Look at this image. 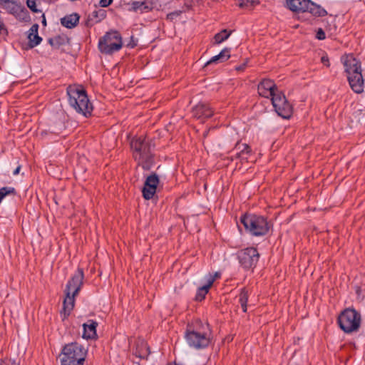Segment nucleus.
Wrapping results in <instances>:
<instances>
[{
	"label": "nucleus",
	"instance_id": "obj_1",
	"mask_svg": "<svg viewBox=\"0 0 365 365\" xmlns=\"http://www.w3.org/2000/svg\"><path fill=\"white\" fill-rule=\"evenodd\" d=\"M134 160L144 170H149L155 163L154 148L152 140L144 136H135L130 142Z\"/></svg>",
	"mask_w": 365,
	"mask_h": 365
},
{
	"label": "nucleus",
	"instance_id": "obj_2",
	"mask_svg": "<svg viewBox=\"0 0 365 365\" xmlns=\"http://www.w3.org/2000/svg\"><path fill=\"white\" fill-rule=\"evenodd\" d=\"M185 339L190 347L197 350L209 346L212 339V329L208 323L197 319L188 324L185 331Z\"/></svg>",
	"mask_w": 365,
	"mask_h": 365
},
{
	"label": "nucleus",
	"instance_id": "obj_3",
	"mask_svg": "<svg viewBox=\"0 0 365 365\" xmlns=\"http://www.w3.org/2000/svg\"><path fill=\"white\" fill-rule=\"evenodd\" d=\"M84 280V272L81 267H78L74 274L67 282L64 290L66 297L63 302V309L61 312L62 319L64 320L71 314L75 305V297L81 291Z\"/></svg>",
	"mask_w": 365,
	"mask_h": 365
},
{
	"label": "nucleus",
	"instance_id": "obj_4",
	"mask_svg": "<svg viewBox=\"0 0 365 365\" xmlns=\"http://www.w3.org/2000/svg\"><path fill=\"white\" fill-rule=\"evenodd\" d=\"M69 106L78 113L88 118L92 115L93 104L89 101L86 89L81 85H69L66 88Z\"/></svg>",
	"mask_w": 365,
	"mask_h": 365
},
{
	"label": "nucleus",
	"instance_id": "obj_5",
	"mask_svg": "<svg viewBox=\"0 0 365 365\" xmlns=\"http://www.w3.org/2000/svg\"><path fill=\"white\" fill-rule=\"evenodd\" d=\"M240 220L246 231L256 237L266 235L272 227L267 219L262 215L245 213L240 217Z\"/></svg>",
	"mask_w": 365,
	"mask_h": 365
},
{
	"label": "nucleus",
	"instance_id": "obj_6",
	"mask_svg": "<svg viewBox=\"0 0 365 365\" xmlns=\"http://www.w3.org/2000/svg\"><path fill=\"white\" fill-rule=\"evenodd\" d=\"M87 350L79 343L74 341L65 344L61 352V365H83Z\"/></svg>",
	"mask_w": 365,
	"mask_h": 365
},
{
	"label": "nucleus",
	"instance_id": "obj_7",
	"mask_svg": "<svg viewBox=\"0 0 365 365\" xmlns=\"http://www.w3.org/2000/svg\"><path fill=\"white\" fill-rule=\"evenodd\" d=\"M345 73L349 84L354 92L361 93L364 91V81L361 73V63L350 57L344 61Z\"/></svg>",
	"mask_w": 365,
	"mask_h": 365
},
{
	"label": "nucleus",
	"instance_id": "obj_8",
	"mask_svg": "<svg viewBox=\"0 0 365 365\" xmlns=\"http://www.w3.org/2000/svg\"><path fill=\"white\" fill-rule=\"evenodd\" d=\"M339 327L346 334L358 331L361 324V316L354 308L342 310L337 317Z\"/></svg>",
	"mask_w": 365,
	"mask_h": 365
},
{
	"label": "nucleus",
	"instance_id": "obj_9",
	"mask_svg": "<svg viewBox=\"0 0 365 365\" xmlns=\"http://www.w3.org/2000/svg\"><path fill=\"white\" fill-rule=\"evenodd\" d=\"M123 47L122 36L119 31L110 30L101 37L98 41V48L101 53L112 55L120 51Z\"/></svg>",
	"mask_w": 365,
	"mask_h": 365
},
{
	"label": "nucleus",
	"instance_id": "obj_10",
	"mask_svg": "<svg viewBox=\"0 0 365 365\" xmlns=\"http://www.w3.org/2000/svg\"><path fill=\"white\" fill-rule=\"evenodd\" d=\"M287 8L294 12H309L314 17H324L327 11L311 0H286Z\"/></svg>",
	"mask_w": 365,
	"mask_h": 365
},
{
	"label": "nucleus",
	"instance_id": "obj_11",
	"mask_svg": "<svg viewBox=\"0 0 365 365\" xmlns=\"http://www.w3.org/2000/svg\"><path fill=\"white\" fill-rule=\"evenodd\" d=\"M236 256L240 267L245 271L252 272L256 267L260 257L257 249L254 247H248L238 250Z\"/></svg>",
	"mask_w": 365,
	"mask_h": 365
},
{
	"label": "nucleus",
	"instance_id": "obj_12",
	"mask_svg": "<svg viewBox=\"0 0 365 365\" xmlns=\"http://www.w3.org/2000/svg\"><path fill=\"white\" fill-rule=\"evenodd\" d=\"M272 104L277 115L282 118L289 119L293 113V107L287 101L284 94L279 91L271 98Z\"/></svg>",
	"mask_w": 365,
	"mask_h": 365
},
{
	"label": "nucleus",
	"instance_id": "obj_13",
	"mask_svg": "<svg viewBox=\"0 0 365 365\" xmlns=\"http://www.w3.org/2000/svg\"><path fill=\"white\" fill-rule=\"evenodd\" d=\"M159 182V177L155 173L147 177L142 189V195L145 200H148L154 197Z\"/></svg>",
	"mask_w": 365,
	"mask_h": 365
},
{
	"label": "nucleus",
	"instance_id": "obj_14",
	"mask_svg": "<svg viewBox=\"0 0 365 365\" xmlns=\"http://www.w3.org/2000/svg\"><path fill=\"white\" fill-rule=\"evenodd\" d=\"M9 14H12L16 18L26 21L29 18L27 9L16 0H11L2 6Z\"/></svg>",
	"mask_w": 365,
	"mask_h": 365
},
{
	"label": "nucleus",
	"instance_id": "obj_15",
	"mask_svg": "<svg viewBox=\"0 0 365 365\" xmlns=\"http://www.w3.org/2000/svg\"><path fill=\"white\" fill-rule=\"evenodd\" d=\"M257 91L260 96L269 98H272L279 90L274 81L264 78L258 84Z\"/></svg>",
	"mask_w": 365,
	"mask_h": 365
},
{
	"label": "nucleus",
	"instance_id": "obj_16",
	"mask_svg": "<svg viewBox=\"0 0 365 365\" xmlns=\"http://www.w3.org/2000/svg\"><path fill=\"white\" fill-rule=\"evenodd\" d=\"M192 113L193 117L204 121L213 115L214 110L208 103L200 102L193 107Z\"/></svg>",
	"mask_w": 365,
	"mask_h": 365
},
{
	"label": "nucleus",
	"instance_id": "obj_17",
	"mask_svg": "<svg viewBox=\"0 0 365 365\" xmlns=\"http://www.w3.org/2000/svg\"><path fill=\"white\" fill-rule=\"evenodd\" d=\"M234 150H238L235 156L230 157V160L233 161L235 159H240L241 160H247L248 156H250L252 150L251 147L247 143H241L240 141H237L235 145Z\"/></svg>",
	"mask_w": 365,
	"mask_h": 365
},
{
	"label": "nucleus",
	"instance_id": "obj_18",
	"mask_svg": "<svg viewBox=\"0 0 365 365\" xmlns=\"http://www.w3.org/2000/svg\"><path fill=\"white\" fill-rule=\"evenodd\" d=\"M98 323L92 319H89L83 324V338L86 339H94L97 338L96 328Z\"/></svg>",
	"mask_w": 365,
	"mask_h": 365
},
{
	"label": "nucleus",
	"instance_id": "obj_19",
	"mask_svg": "<svg viewBox=\"0 0 365 365\" xmlns=\"http://www.w3.org/2000/svg\"><path fill=\"white\" fill-rule=\"evenodd\" d=\"M38 25L37 24H34L31 26L30 29L29 30L28 39L29 43L28 46L29 48H33L40 44L42 41V38L38 36Z\"/></svg>",
	"mask_w": 365,
	"mask_h": 365
},
{
	"label": "nucleus",
	"instance_id": "obj_20",
	"mask_svg": "<svg viewBox=\"0 0 365 365\" xmlns=\"http://www.w3.org/2000/svg\"><path fill=\"white\" fill-rule=\"evenodd\" d=\"M215 282V277L212 276L207 277V283L202 287L197 289L195 300L197 302H202L205 299L206 294L208 293L209 289L212 286Z\"/></svg>",
	"mask_w": 365,
	"mask_h": 365
},
{
	"label": "nucleus",
	"instance_id": "obj_21",
	"mask_svg": "<svg viewBox=\"0 0 365 365\" xmlns=\"http://www.w3.org/2000/svg\"><path fill=\"white\" fill-rule=\"evenodd\" d=\"M150 354V346L144 341H141L137 344L136 348L133 352V354L136 357L145 360H148Z\"/></svg>",
	"mask_w": 365,
	"mask_h": 365
},
{
	"label": "nucleus",
	"instance_id": "obj_22",
	"mask_svg": "<svg viewBox=\"0 0 365 365\" xmlns=\"http://www.w3.org/2000/svg\"><path fill=\"white\" fill-rule=\"evenodd\" d=\"M230 48H225L219 54L212 57L205 64L207 66L211 63H223L227 61L230 58Z\"/></svg>",
	"mask_w": 365,
	"mask_h": 365
},
{
	"label": "nucleus",
	"instance_id": "obj_23",
	"mask_svg": "<svg viewBox=\"0 0 365 365\" xmlns=\"http://www.w3.org/2000/svg\"><path fill=\"white\" fill-rule=\"evenodd\" d=\"M79 18L78 14L76 13L67 15L61 19V24L66 28L72 29L78 24Z\"/></svg>",
	"mask_w": 365,
	"mask_h": 365
},
{
	"label": "nucleus",
	"instance_id": "obj_24",
	"mask_svg": "<svg viewBox=\"0 0 365 365\" xmlns=\"http://www.w3.org/2000/svg\"><path fill=\"white\" fill-rule=\"evenodd\" d=\"M128 5L130 6V7L128 9L129 11L137 12L140 11V12H143L149 11L152 9L151 7L147 5L145 1H134L131 3H129Z\"/></svg>",
	"mask_w": 365,
	"mask_h": 365
},
{
	"label": "nucleus",
	"instance_id": "obj_25",
	"mask_svg": "<svg viewBox=\"0 0 365 365\" xmlns=\"http://www.w3.org/2000/svg\"><path fill=\"white\" fill-rule=\"evenodd\" d=\"M249 299L248 290L246 288H242L240 290L239 294V303L241 305V308L243 312L246 313L247 311V302Z\"/></svg>",
	"mask_w": 365,
	"mask_h": 365
},
{
	"label": "nucleus",
	"instance_id": "obj_26",
	"mask_svg": "<svg viewBox=\"0 0 365 365\" xmlns=\"http://www.w3.org/2000/svg\"><path fill=\"white\" fill-rule=\"evenodd\" d=\"M232 31L223 29L221 31L217 33L214 36V40L215 44H220L223 41H226L232 34Z\"/></svg>",
	"mask_w": 365,
	"mask_h": 365
},
{
	"label": "nucleus",
	"instance_id": "obj_27",
	"mask_svg": "<svg viewBox=\"0 0 365 365\" xmlns=\"http://www.w3.org/2000/svg\"><path fill=\"white\" fill-rule=\"evenodd\" d=\"M48 43L55 49H58L61 46L66 43L65 38L60 35H57L53 38H49Z\"/></svg>",
	"mask_w": 365,
	"mask_h": 365
},
{
	"label": "nucleus",
	"instance_id": "obj_28",
	"mask_svg": "<svg viewBox=\"0 0 365 365\" xmlns=\"http://www.w3.org/2000/svg\"><path fill=\"white\" fill-rule=\"evenodd\" d=\"M16 194V189L11 187H3L0 188V202L5 197L6 195H15Z\"/></svg>",
	"mask_w": 365,
	"mask_h": 365
},
{
	"label": "nucleus",
	"instance_id": "obj_29",
	"mask_svg": "<svg viewBox=\"0 0 365 365\" xmlns=\"http://www.w3.org/2000/svg\"><path fill=\"white\" fill-rule=\"evenodd\" d=\"M240 8L252 7L259 4V0H236Z\"/></svg>",
	"mask_w": 365,
	"mask_h": 365
},
{
	"label": "nucleus",
	"instance_id": "obj_30",
	"mask_svg": "<svg viewBox=\"0 0 365 365\" xmlns=\"http://www.w3.org/2000/svg\"><path fill=\"white\" fill-rule=\"evenodd\" d=\"M91 16L97 19L96 22H100L102 19H103L106 17V11H94L92 13Z\"/></svg>",
	"mask_w": 365,
	"mask_h": 365
},
{
	"label": "nucleus",
	"instance_id": "obj_31",
	"mask_svg": "<svg viewBox=\"0 0 365 365\" xmlns=\"http://www.w3.org/2000/svg\"><path fill=\"white\" fill-rule=\"evenodd\" d=\"M27 6L31 9V11L34 13L41 12V11L38 10L36 8V0H27L26 1Z\"/></svg>",
	"mask_w": 365,
	"mask_h": 365
},
{
	"label": "nucleus",
	"instance_id": "obj_32",
	"mask_svg": "<svg viewBox=\"0 0 365 365\" xmlns=\"http://www.w3.org/2000/svg\"><path fill=\"white\" fill-rule=\"evenodd\" d=\"M181 11H175L167 14L166 19L170 21H173L175 17L181 14Z\"/></svg>",
	"mask_w": 365,
	"mask_h": 365
},
{
	"label": "nucleus",
	"instance_id": "obj_33",
	"mask_svg": "<svg viewBox=\"0 0 365 365\" xmlns=\"http://www.w3.org/2000/svg\"><path fill=\"white\" fill-rule=\"evenodd\" d=\"M316 38L319 40H324L326 38V34L324 30L321 28L318 29L317 34H316Z\"/></svg>",
	"mask_w": 365,
	"mask_h": 365
},
{
	"label": "nucleus",
	"instance_id": "obj_34",
	"mask_svg": "<svg viewBox=\"0 0 365 365\" xmlns=\"http://www.w3.org/2000/svg\"><path fill=\"white\" fill-rule=\"evenodd\" d=\"M248 61L249 59L246 58L244 63L235 67V70L240 72L244 71L247 66Z\"/></svg>",
	"mask_w": 365,
	"mask_h": 365
},
{
	"label": "nucleus",
	"instance_id": "obj_35",
	"mask_svg": "<svg viewBox=\"0 0 365 365\" xmlns=\"http://www.w3.org/2000/svg\"><path fill=\"white\" fill-rule=\"evenodd\" d=\"M61 128H59L57 130L55 129V128L53 125H51L50 127L51 133H62L63 130H64V128H65V126L61 122Z\"/></svg>",
	"mask_w": 365,
	"mask_h": 365
},
{
	"label": "nucleus",
	"instance_id": "obj_36",
	"mask_svg": "<svg viewBox=\"0 0 365 365\" xmlns=\"http://www.w3.org/2000/svg\"><path fill=\"white\" fill-rule=\"evenodd\" d=\"M113 0H100V5L101 7H108L113 3Z\"/></svg>",
	"mask_w": 365,
	"mask_h": 365
},
{
	"label": "nucleus",
	"instance_id": "obj_37",
	"mask_svg": "<svg viewBox=\"0 0 365 365\" xmlns=\"http://www.w3.org/2000/svg\"><path fill=\"white\" fill-rule=\"evenodd\" d=\"M322 63L327 67H329V60L327 56H324L321 58Z\"/></svg>",
	"mask_w": 365,
	"mask_h": 365
},
{
	"label": "nucleus",
	"instance_id": "obj_38",
	"mask_svg": "<svg viewBox=\"0 0 365 365\" xmlns=\"http://www.w3.org/2000/svg\"><path fill=\"white\" fill-rule=\"evenodd\" d=\"M20 170H21V165H19V166H18V167H17V168L14 170L13 174H14V175H18V174L19 173Z\"/></svg>",
	"mask_w": 365,
	"mask_h": 365
},
{
	"label": "nucleus",
	"instance_id": "obj_39",
	"mask_svg": "<svg viewBox=\"0 0 365 365\" xmlns=\"http://www.w3.org/2000/svg\"><path fill=\"white\" fill-rule=\"evenodd\" d=\"M11 0H0V6L2 7L4 5H5L6 3H9Z\"/></svg>",
	"mask_w": 365,
	"mask_h": 365
},
{
	"label": "nucleus",
	"instance_id": "obj_40",
	"mask_svg": "<svg viewBox=\"0 0 365 365\" xmlns=\"http://www.w3.org/2000/svg\"><path fill=\"white\" fill-rule=\"evenodd\" d=\"M208 276L214 277H215V280L217 278H220V274L219 272H215L214 274V275H212V274H210Z\"/></svg>",
	"mask_w": 365,
	"mask_h": 365
},
{
	"label": "nucleus",
	"instance_id": "obj_41",
	"mask_svg": "<svg viewBox=\"0 0 365 365\" xmlns=\"http://www.w3.org/2000/svg\"><path fill=\"white\" fill-rule=\"evenodd\" d=\"M42 17H43L42 24L43 25H46V18H45L44 14H42Z\"/></svg>",
	"mask_w": 365,
	"mask_h": 365
},
{
	"label": "nucleus",
	"instance_id": "obj_42",
	"mask_svg": "<svg viewBox=\"0 0 365 365\" xmlns=\"http://www.w3.org/2000/svg\"><path fill=\"white\" fill-rule=\"evenodd\" d=\"M0 365H9V364L4 360H1Z\"/></svg>",
	"mask_w": 365,
	"mask_h": 365
}]
</instances>
